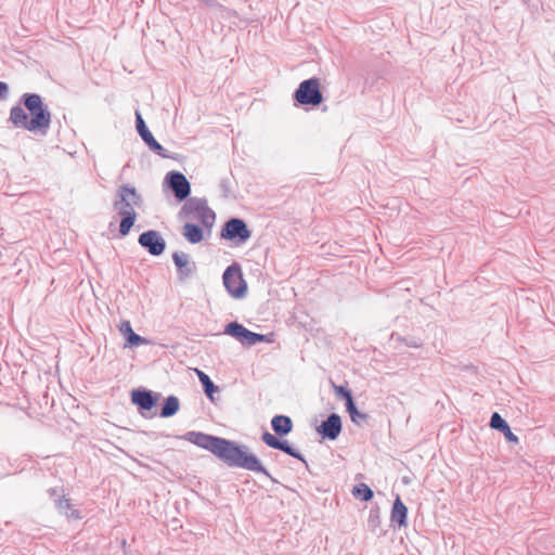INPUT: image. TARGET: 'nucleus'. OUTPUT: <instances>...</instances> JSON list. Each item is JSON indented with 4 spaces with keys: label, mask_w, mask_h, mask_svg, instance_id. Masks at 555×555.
I'll return each mask as SVG.
<instances>
[{
    "label": "nucleus",
    "mask_w": 555,
    "mask_h": 555,
    "mask_svg": "<svg viewBox=\"0 0 555 555\" xmlns=\"http://www.w3.org/2000/svg\"><path fill=\"white\" fill-rule=\"evenodd\" d=\"M9 87L5 82L0 81V100H4L8 98Z\"/></svg>",
    "instance_id": "obj_31"
},
{
    "label": "nucleus",
    "mask_w": 555,
    "mask_h": 555,
    "mask_svg": "<svg viewBox=\"0 0 555 555\" xmlns=\"http://www.w3.org/2000/svg\"><path fill=\"white\" fill-rule=\"evenodd\" d=\"M224 333L236 338L244 346H254L258 343H271L272 339L268 335L258 334L247 330L238 322H231L225 325Z\"/></svg>",
    "instance_id": "obj_6"
},
{
    "label": "nucleus",
    "mask_w": 555,
    "mask_h": 555,
    "mask_svg": "<svg viewBox=\"0 0 555 555\" xmlns=\"http://www.w3.org/2000/svg\"><path fill=\"white\" fill-rule=\"evenodd\" d=\"M276 450H281V451L285 452L287 455L293 456V457L304 462L307 465V462H306L305 457L302 456V454L299 451H297L296 449H294L286 440H280Z\"/></svg>",
    "instance_id": "obj_26"
},
{
    "label": "nucleus",
    "mask_w": 555,
    "mask_h": 555,
    "mask_svg": "<svg viewBox=\"0 0 555 555\" xmlns=\"http://www.w3.org/2000/svg\"><path fill=\"white\" fill-rule=\"evenodd\" d=\"M296 104L301 106H318L324 98L320 90V79L312 77L301 81L294 92Z\"/></svg>",
    "instance_id": "obj_4"
},
{
    "label": "nucleus",
    "mask_w": 555,
    "mask_h": 555,
    "mask_svg": "<svg viewBox=\"0 0 555 555\" xmlns=\"http://www.w3.org/2000/svg\"><path fill=\"white\" fill-rule=\"evenodd\" d=\"M138 243L152 256H159L165 251L166 242L159 232L149 230L140 234Z\"/></svg>",
    "instance_id": "obj_9"
},
{
    "label": "nucleus",
    "mask_w": 555,
    "mask_h": 555,
    "mask_svg": "<svg viewBox=\"0 0 555 555\" xmlns=\"http://www.w3.org/2000/svg\"><path fill=\"white\" fill-rule=\"evenodd\" d=\"M182 235L191 244H197L204 238L203 229L195 223H185L182 229Z\"/></svg>",
    "instance_id": "obj_20"
},
{
    "label": "nucleus",
    "mask_w": 555,
    "mask_h": 555,
    "mask_svg": "<svg viewBox=\"0 0 555 555\" xmlns=\"http://www.w3.org/2000/svg\"><path fill=\"white\" fill-rule=\"evenodd\" d=\"M50 496L54 498V503L61 513H64L67 517L80 518L79 513L76 509L70 511L69 500L66 498H60L56 489L49 490Z\"/></svg>",
    "instance_id": "obj_19"
},
{
    "label": "nucleus",
    "mask_w": 555,
    "mask_h": 555,
    "mask_svg": "<svg viewBox=\"0 0 555 555\" xmlns=\"http://www.w3.org/2000/svg\"><path fill=\"white\" fill-rule=\"evenodd\" d=\"M172 260L177 267L180 280L190 278L196 270L195 262H192L190 256L184 251H175L172 254Z\"/></svg>",
    "instance_id": "obj_12"
},
{
    "label": "nucleus",
    "mask_w": 555,
    "mask_h": 555,
    "mask_svg": "<svg viewBox=\"0 0 555 555\" xmlns=\"http://www.w3.org/2000/svg\"><path fill=\"white\" fill-rule=\"evenodd\" d=\"M131 400L142 410H151L157 401V398L150 390H133Z\"/></svg>",
    "instance_id": "obj_15"
},
{
    "label": "nucleus",
    "mask_w": 555,
    "mask_h": 555,
    "mask_svg": "<svg viewBox=\"0 0 555 555\" xmlns=\"http://www.w3.org/2000/svg\"><path fill=\"white\" fill-rule=\"evenodd\" d=\"M250 236L251 232L247 228L246 222L240 218H231L224 223L221 230L222 238L234 241L237 244L247 242Z\"/></svg>",
    "instance_id": "obj_7"
},
{
    "label": "nucleus",
    "mask_w": 555,
    "mask_h": 555,
    "mask_svg": "<svg viewBox=\"0 0 555 555\" xmlns=\"http://www.w3.org/2000/svg\"><path fill=\"white\" fill-rule=\"evenodd\" d=\"M380 522L378 512L371 511L369 516V526L374 530Z\"/></svg>",
    "instance_id": "obj_29"
},
{
    "label": "nucleus",
    "mask_w": 555,
    "mask_h": 555,
    "mask_svg": "<svg viewBox=\"0 0 555 555\" xmlns=\"http://www.w3.org/2000/svg\"><path fill=\"white\" fill-rule=\"evenodd\" d=\"M164 182L173 192V195L178 201H184L190 196L191 184L183 173L179 171H169L165 176Z\"/></svg>",
    "instance_id": "obj_8"
},
{
    "label": "nucleus",
    "mask_w": 555,
    "mask_h": 555,
    "mask_svg": "<svg viewBox=\"0 0 555 555\" xmlns=\"http://www.w3.org/2000/svg\"><path fill=\"white\" fill-rule=\"evenodd\" d=\"M196 372H197L198 379L203 386L205 395L208 397V399L210 401L214 402L215 401L214 393L219 390L218 387L214 384V382L210 379V377L207 374H205L204 372H202L199 370H196Z\"/></svg>",
    "instance_id": "obj_22"
},
{
    "label": "nucleus",
    "mask_w": 555,
    "mask_h": 555,
    "mask_svg": "<svg viewBox=\"0 0 555 555\" xmlns=\"http://www.w3.org/2000/svg\"><path fill=\"white\" fill-rule=\"evenodd\" d=\"M333 386H334V391H335L336 396L339 397L340 399H344L346 405L349 402L353 401L351 391L348 388H346L344 386H336V385H333Z\"/></svg>",
    "instance_id": "obj_27"
},
{
    "label": "nucleus",
    "mask_w": 555,
    "mask_h": 555,
    "mask_svg": "<svg viewBox=\"0 0 555 555\" xmlns=\"http://www.w3.org/2000/svg\"><path fill=\"white\" fill-rule=\"evenodd\" d=\"M119 331L125 336L127 346L133 347L144 345L147 343V340L144 337L133 332L129 321H122Z\"/></svg>",
    "instance_id": "obj_17"
},
{
    "label": "nucleus",
    "mask_w": 555,
    "mask_h": 555,
    "mask_svg": "<svg viewBox=\"0 0 555 555\" xmlns=\"http://www.w3.org/2000/svg\"><path fill=\"white\" fill-rule=\"evenodd\" d=\"M261 439L267 446L273 449H276L280 442V439H278L274 435L270 434L269 431L263 433Z\"/></svg>",
    "instance_id": "obj_28"
},
{
    "label": "nucleus",
    "mask_w": 555,
    "mask_h": 555,
    "mask_svg": "<svg viewBox=\"0 0 555 555\" xmlns=\"http://www.w3.org/2000/svg\"><path fill=\"white\" fill-rule=\"evenodd\" d=\"M222 280L225 289L232 297L243 298L246 295L247 285L237 263H233L224 270Z\"/></svg>",
    "instance_id": "obj_5"
},
{
    "label": "nucleus",
    "mask_w": 555,
    "mask_h": 555,
    "mask_svg": "<svg viewBox=\"0 0 555 555\" xmlns=\"http://www.w3.org/2000/svg\"><path fill=\"white\" fill-rule=\"evenodd\" d=\"M142 202V196L134 186L122 184L118 188L113 206L118 216L121 217L119 223L120 235L129 234L137 220L135 208L140 207Z\"/></svg>",
    "instance_id": "obj_3"
},
{
    "label": "nucleus",
    "mask_w": 555,
    "mask_h": 555,
    "mask_svg": "<svg viewBox=\"0 0 555 555\" xmlns=\"http://www.w3.org/2000/svg\"><path fill=\"white\" fill-rule=\"evenodd\" d=\"M135 127L138 133L140 134V137L142 138L144 143L150 147L151 151H153L154 153L164 158L169 157L163 145L156 141L151 131L147 129L145 121L142 118V115L138 111L135 112Z\"/></svg>",
    "instance_id": "obj_10"
},
{
    "label": "nucleus",
    "mask_w": 555,
    "mask_h": 555,
    "mask_svg": "<svg viewBox=\"0 0 555 555\" xmlns=\"http://www.w3.org/2000/svg\"><path fill=\"white\" fill-rule=\"evenodd\" d=\"M346 410L351 418V421L357 424V425H361L362 423L366 422L367 418H369V415L363 413V412H360L356 404H354V401L352 402H349L347 405H346Z\"/></svg>",
    "instance_id": "obj_24"
},
{
    "label": "nucleus",
    "mask_w": 555,
    "mask_h": 555,
    "mask_svg": "<svg viewBox=\"0 0 555 555\" xmlns=\"http://www.w3.org/2000/svg\"><path fill=\"white\" fill-rule=\"evenodd\" d=\"M196 219L203 224V227H205L207 229H211L215 223V220H216V214L208 206V203H207Z\"/></svg>",
    "instance_id": "obj_23"
},
{
    "label": "nucleus",
    "mask_w": 555,
    "mask_h": 555,
    "mask_svg": "<svg viewBox=\"0 0 555 555\" xmlns=\"http://www.w3.org/2000/svg\"><path fill=\"white\" fill-rule=\"evenodd\" d=\"M181 438L210 451L230 467H238L263 474L272 481H275L259 459L255 454L248 453L246 446H238L234 441L194 430L185 433Z\"/></svg>",
    "instance_id": "obj_1"
},
{
    "label": "nucleus",
    "mask_w": 555,
    "mask_h": 555,
    "mask_svg": "<svg viewBox=\"0 0 555 555\" xmlns=\"http://www.w3.org/2000/svg\"><path fill=\"white\" fill-rule=\"evenodd\" d=\"M271 426L278 436H286L293 429V422L291 417L286 415H275L271 420Z\"/></svg>",
    "instance_id": "obj_18"
},
{
    "label": "nucleus",
    "mask_w": 555,
    "mask_h": 555,
    "mask_svg": "<svg viewBox=\"0 0 555 555\" xmlns=\"http://www.w3.org/2000/svg\"><path fill=\"white\" fill-rule=\"evenodd\" d=\"M341 428L340 416L332 413L317 427V431L323 439L335 440L341 433Z\"/></svg>",
    "instance_id": "obj_11"
},
{
    "label": "nucleus",
    "mask_w": 555,
    "mask_h": 555,
    "mask_svg": "<svg viewBox=\"0 0 555 555\" xmlns=\"http://www.w3.org/2000/svg\"><path fill=\"white\" fill-rule=\"evenodd\" d=\"M352 494L357 499L364 501V502L370 501L374 495L372 489L365 483H359V485L354 486L353 490H352Z\"/></svg>",
    "instance_id": "obj_25"
},
{
    "label": "nucleus",
    "mask_w": 555,
    "mask_h": 555,
    "mask_svg": "<svg viewBox=\"0 0 555 555\" xmlns=\"http://www.w3.org/2000/svg\"><path fill=\"white\" fill-rule=\"evenodd\" d=\"M400 340L404 341V344L411 348L422 347V341L417 338H400Z\"/></svg>",
    "instance_id": "obj_30"
},
{
    "label": "nucleus",
    "mask_w": 555,
    "mask_h": 555,
    "mask_svg": "<svg viewBox=\"0 0 555 555\" xmlns=\"http://www.w3.org/2000/svg\"><path fill=\"white\" fill-rule=\"evenodd\" d=\"M390 521L399 528L408 525V507L399 496L396 498L390 513Z\"/></svg>",
    "instance_id": "obj_14"
},
{
    "label": "nucleus",
    "mask_w": 555,
    "mask_h": 555,
    "mask_svg": "<svg viewBox=\"0 0 555 555\" xmlns=\"http://www.w3.org/2000/svg\"><path fill=\"white\" fill-rule=\"evenodd\" d=\"M207 204L206 198L190 197L181 207L179 216L181 218L196 219Z\"/></svg>",
    "instance_id": "obj_13"
},
{
    "label": "nucleus",
    "mask_w": 555,
    "mask_h": 555,
    "mask_svg": "<svg viewBox=\"0 0 555 555\" xmlns=\"http://www.w3.org/2000/svg\"><path fill=\"white\" fill-rule=\"evenodd\" d=\"M22 101L31 117L28 118L26 112L16 105L10 111V121L15 127L46 134L51 124V113L43 105L41 96L37 93H25Z\"/></svg>",
    "instance_id": "obj_2"
},
{
    "label": "nucleus",
    "mask_w": 555,
    "mask_h": 555,
    "mask_svg": "<svg viewBox=\"0 0 555 555\" xmlns=\"http://www.w3.org/2000/svg\"><path fill=\"white\" fill-rule=\"evenodd\" d=\"M180 402L176 396H169L164 401L160 410V417L168 418L173 416L179 411Z\"/></svg>",
    "instance_id": "obj_21"
},
{
    "label": "nucleus",
    "mask_w": 555,
    "mask_h": 555,
    "mask_svg": "<svg viewBox=\"0 0 555 555\" xmlns=\"http://www.w3.org/2000/svg\"><path fill=\"white\" fill-rule=\"evenodd\" d=\"M490 426L493 429L501 431L507 441L518 442V437L511 430L507 422L498 412H494L491 415Z\"/></svg>",
    "instance_id": "obj_16"
}]
</instances>
